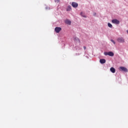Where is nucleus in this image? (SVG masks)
I'll return each instance as SVG.
<instances>
[{
    "label": "nucleus",
    "instance_id": "obj_9",
    "mask_svg": "<svg viewBox=\"0 0 128 128\" xmlns=\"http://www.w3.org/2000/svg\"><path fill=\"white\" fill-rule=\"evenodd\" d=\"M108 56H114V54L112 52H109Z\"/></svg>",
    "mask_w": 128,
    "mask_h": 128
},
{
    "label": "nucleus",
    "instance_id": "obj_8",
    "mask_svg": "<svg viewBox=\"0 0 128 128\" xmlns=\"http://www.w3.org/2000/svg\"><path fill=\"white\" fill-rule=\"evenodd\" d=\"M65 22L67 24H69V25H70V24H72V22H70V20H65Z\"/></svg>",
    "mask_w": 128,
    "mask_h": 128
},
{
    "label": "nucleus",
    "instance_id": "obj_3",
    "mask_svg": "<svg viewBox=\"0 0 128 128\" xmlns=\"http://www.w3.org/2000/svg\"><path fill=\"white\" fill-rule=\"evenodd\" d=\"M112 24H120V21L116 19L112 20Z\"/></svg>",
    "mask_w": 128,
    "mask_h": 128
},
{
    "label": "nucleus",
    "instance_id": "obj_5",
    "mask_svg": "<svg viewBox=\"0 0 128 128\" xmlns=\"http://www.w3.org/2000/svg\"><path fill=\"white\" fill-rule=\"evenodd\" d=\"M117 40L118 42H124V40L122 38H118Z\"/></svg>",
    "mask_w": 128,
    "mask_h": 128
},
{
    "label": "nucleus",
    "instance_id": "obj_1",
    "mask_svg": "<svg viewBox=\"0 0 128 128\" xmlns=\"http://www.w3.org/2000/svg\"><path fill=\"white\" fill-rule=\"evenodd\" d=\"M120 70L122 72H128V68H126L124 66L120 67Z\"/></svg>",
    "mask_w": 128,
    "mask_h": 128
},
{
    "label": "nucleus",
    "instance_id": "obj_15",
    "mask_svg": "<svg viewBox=\"0 0 128 128\" xmlns=\"http://www.w3.org/2000/svg\"><path fill=\"white\" fill-rule=\"evenodd\" d=\"M94 16H96V13H94Z\"/></svg>",
    "mask_w": 128,
    "mask_h": 128
},
{
    "label": "nucleus",
    "instance_id": "obj_18",
    "mask_svg": "<svg viewBox=\"0 0 128 128\" xmlns=\"http://www.w3.org/2000/svg\"><path fill=\"white\" fill-rule=\"evenodd\" d=\"M82 14V12H81L80 14Z\"/></svg>",
    "mask_w": 128,
    "mask_h": 128
},
{
    "label": "nucleus",
    "instance_id": "obj_6",
    "mask_svg": "<svg viewBox=\"0 0 128 128\" xmlns=\"http://www.w3.org/2000/svg\"><path fill=\"white\" fill-rule=\"evenodd\" d=\"M74 40L75 42H79V44L80 42V39L77 37H74Z\"/></svg>",
    "mask_w": 128,
    "mask_h": 128
},
{
    "label": "nucleus",
    "instance_id": "obj_19",
    "mask_svg": "<svg viewBox=\"0 0 128 128\" xmlns=\"http://www.w3.org/2000/svg\"><path fill=\"white\" fill-rule=\"evenodd\" d=\"M84 16V18H86V16Z\"/></svg>",
    "mask_w": 128,
    "mask_h": 128
},
{
    "label": "nucleus",
    "instance_id": "obj_14",
    "mask_svg": "<svg viewBox=\"0 0 128 128\" xmlns=\"http://www.w3.org/2000/svg\"><path fill=\"white\" fill-rule=\"evenodd\" d=\"M111 42H113V44H116V42H114V40H111Z\"/></svg>",
    "mask_w": 128,
    "mask_h": 128
},
{
    "label": "nucleus",
    "instance_id": "obj_12",
    "mask_svg": "<svg viewBox=\"0 0 128 128\" xmlns=\"http://www.w3.org/2000/svg\"><path fill=\"white\" fill-rule=\"evenodd\" d=\"M108 26L109 28H112V24H110V23H108Z\"/></svg>",
    "mask_w": 128,
    "mask_h": 128
},
{
    "label": "nucleus",
    "instance_id": "obj_7",
    "mask_svg": "<svg viewBox=\"0 0 128 128\" xmlns=\"http://www.w3.org/2000/svg\"><path fill=\"white\" fill-rule=\"evenodd\" d=\"M110 70L111 72H112V74H114V72H116V69L114 68L113 67H112L110 68Z\"/></svg>",
    "mask_w": 128,
    "mask_h": 128
},
{
    "label": "nucleus",
    "instance_id": "obj_2",
    "mask_svg": "<svg viewBox=\"0 0 128 128\" xmlns=\"http://www.w3.org/2000/svg\"><path fill=\"white\" fill-rule=\"evenodd\" d=\"M54 30L56 32L57 34H58V32H60L62 30V28L60 27H56L54 29Z\"/></svg>",
    "mask_w": 128,
    "mask_h": 128
},
{
    "label": "nucleus",
    "instance_id": "obj_16",
    "mask_svg": "<svg viewBox=\"0 0 128 128\" xmlns=\"http://www.w3.org/2000/svg\"><path fill=\"white\" fill-rule=\"evenodd\" d=\"M84 50H86V46H84Z\"/></svg>",
    "mask_w": 128,
    "mask_h": 128
},
{
    "label": "nucleus",
    "instance_id": "obj_11",
    "mask_svg": "<svg viewBox=\"0 0 128 128\" xmlns=\"http://www.w3.org/2000/svg\"><path fill=\"white\" fill-rule=\"evenodd\" d=\"M72 10V6H68L66 8V11L67 12H70Z\"/></svg>",
    "mask_w": 128,
    "mask_h": 128
},
{
    "label": "nucleus",
    "instance_id": "obj_4",
    "mask_svg": "<svg viewBox=\"0 0 128 128\" xmlns=\"http://www.w3.org/2000/svg\"><path fill=\"white\" fill-rule=\"evenodd\" d=\"M72 6L73 8H78V4L76 2H72Z\"/></svg>",
    "mask_w": 128,
    "mask_h": 128
},
{
    "label": "nucleus",
    "instance_id": "obj_13",
    "mask_svg": "<svg viewBox=\"0 0 128 128\" xmlns=\"http://www.w3.org/2000/svg\"><path fill=\"white\" fill-rule=\"evenodd\" d=\"M104 56H108V52H104Z\"/></svg>",
    "mask_w": 128,
    "mask_h": 128
},
{
    "label": "nucleus",
    "instance_id": "obj_17",
    "mask_svg": "<svg viewBox=\"0 0 128 128\" xmlns=\"http://www.w3.org/2000/svg\"><path fill=\"white\" fill-rule=\"evenodd\" d=\"M57 2H60V0H57Z\"/></svg>",
    "mask_w": 128,
    "mask_h": 128
},
{
    "label": "nucleus",
    "instance_id": "obj_10",
    "mask_svg": "<svg viewBox=\"0 0 128 128\" xmlns=\"http://www.w3.org/2000/svg\"><path fill=\"white\" fill-rule=\"evenodd\" d=\"M100 64H106V60L104 59H100Z\"/></svg>",
    "mask_w": 128,
    "mask_h": 128
}]
</instances>
